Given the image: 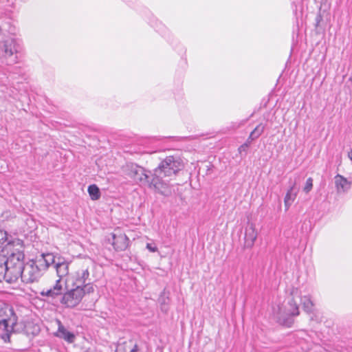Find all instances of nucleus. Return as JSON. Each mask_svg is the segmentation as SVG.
Returning <instances> with one entry per match:
<instances>
[{
    "mask_svg": "<svg viewBox=\"0 0 352 352\" xmlns=\"http://www.w3.org/2000/svg\"><path fill=\"white\" fill-rule=\"evenodd\" d=\"M265 129V125L262 123L257 125L255 129L250 133V136L247 140V142L244 145L241 146V147L244 146H248L252 141L259 138L260 135L263 133Z\"/></svg>",
    "mask_w": 352,
    "mask_h": 352,
    "instance_id": "16",
    "label": "nucleus"
},
{
    "mask_svg": "<svg viewBox=\"0 0 352 352\" xmlns=\"http://www.w3.org/2000/svg\"><path fill=\"white\" fill-rule=\"evenodd\" d=\"M110 235H111V239H112L113 240H116V233L112 232V233H111V234H110Z\"/></svg>",
    "mask_w": 352,
    "mask_h": 352,
    "instance_id": "29",
    "label": "nucleus"
},
{
    "mask_svg": "<svg viewBox=\"0 0 352 352\" xmlns=\"http://www.w3.org/2000/svg\"><path fill=\"white\" fill-rule=\"evenodd\" d=\"M146 248L152 252H154L157 250L155 243H147Z\"/></svg>",
    "mask_w": 352,
    "mask_h": 352,
    "instance_id": "28",
    "label": "nucleus"
},
{
    "mask_svg": "<svg viewBox=\"0 0 352 352\" xmlns=\"http://www.w3.org/2000/svg\"><path fill=\"white\" fill-rule=\"evenodd\" d=\"M302 308L307 313H312L314 309V304L309 296H304L301 298Z\"/></svg>",
    "mask_w": 352,
    "mask_h": 352,
    "instance_id": "18",
    "label": "nucleus"
},
{
    "mask_svg": "<svg viewBox=\"0 0 352 352\" xmlns=\"http://www.w3.org/2000/svg\"><path fill=\"white\" fill-rule=\"evenodd\" d=\"M72 288L66 289L63 296L61 297L60 302L66 307L73 308L77 306L85 296V292L82 287L80 286H73Z\"/></svg>",
    "mask_w": 352,
    "mask_h": 352,
    "instance_id": "4",
    "label": "nucleus"
},
{
    "mask_svg": "<svg viewBox=\"0 0 352 352\" xmlns=\"http://www.w3.org/2000/svg\"><path fill=\"white\" fill-rule=\"evenodd\" d=\"M288 305L289 308L284 313L280 311L276 317L279 324L289 327L294 322L292 317L299 315V309L297 302L294 298L289 300Z\"/></svg>",
    "mask_w": 352,
    "mask_h": 352,
    "instance_id": "5",
    "label": "nucleus"
},
{
    "mask_svg": "<svg viewBox=\"0 0 352 352\" xmlns=\"http://www.w3.org/2000/svg\"><path fill=\"white\" fill-rule=\"evenodd\" d=\"M43 256L44 261H45V264L47 265V269L50 267V265L56 264L57 263L55 260V256L51 253H42Z\"/></svg>",
    "mask_w": 352,
    "mask_h": 352,
    "instance_id": "22",
    "label": "nucleus"
},
{
    "mask_svg": "<svg viewBox=\"0 0 352 352\" xmlns=\"http://www.w3.org/2000/svg\"><path fill=\"white\" fill-rule=\"evenodd\" d=\"M3 280L7 282V274L5 262L0 263V282Z\"/></svg>",
    "mask_w": 352,
    "mask_h": 352,
    "instance_id": "23",
    "label": "nucleus"
},
{
    "mask_svg": "<svg viewBox=\"0 0 352 352\" xmlns=\"http://www.w3.org/2000/svg\"><path fill=\"white\" fill-rule=\"evenodd\" d=\"M31 261L34 263V265L38 267L42 273L47 270V265L42 254L36 256L35 260H31Z\"/></svg>",
    "mask_w": 352,
    "mask_h": 352,
    "instance_id": "21",
    "label": "nucleus"
},
{
    "mask_svg": "<svg viewBox=\"0 0 352 352\" xmlns=\"http://www.w3.org/2000/svg\"><path fill=\"white\" fill-rule=\"evenodd\" d=\"M151 26H153L156 31L160 32L163 36H166L168 33V29L162 24V22L159 21L156 18L152 17L149 21Z\"/></svg>",
    "mask_w": 352,
    "mask_h": 352,
    "instance_id": "17",
    "label": "nucleus"
},
{
    "mask_svg": "<svg viewBox=\"0 0 352 352\" xmlns=\"http://www.w3.org/2000/svg\"><path fill=\"white\" fill-rule=\"evenodd\" d=\"M69 262L61 261L60 258H58V261L56 263L54 267L58 278H65V276L69 274Z\"/></svg>",
    "mask_w": 352,
    "mask_h": 352,
    "instance_id": "12",
    "label": "nucleus"
},
{
    "mask_svg": "<svg viewBox=\"0 0 352 352\" xmlns=\"http://www.w3.org/2000/svg\"><path fill=\"white\" fill-rule=\"evenodd\" d=\"M1 32H2V30H1V28H0V35L1 34Z\"/></svg>",
    "mask_w": 352,
    "mask_h": 352,
    "instance_id": "32",
    "label": "nucleus"
},
{
    "mask_svg": "<svg viewBox=\"0 0 352 352\" xmlns=\"http://www.w3.org/2000/svg\"><path fill=\"white\" fill-rule=\"evenodd\" d=\"M124 237H126V240H129V238H128V237H126V235H124Z\"/></svg>",
    "mask_w": 352,
    "mask_h": 352,
    "instance_id": "33",
    "label": "nucleus"
},
{
    "mask_svg": "<svg viewBox=\"0 0 352 352\" xmlns=\"http://www.w3.org/2000/svg\"><path fill=\"white\" fill-rule=\"evenodd\" d=\"M335 185L337 189L338 192H344L350 188V183L347 181L346 178L341 176L340 175H337L334 178Z\"/></svg>",
    "mask_w": 352,
    "mask_h": 352,
    "instance_id": "13",
    "label": "nucleus"
},
{
    "mask_svg": "<svg viewBox=\"0 0 352 352\" xmlns=\"http://www.w3.org/2000/svg\"><path fill=\"white\" fill-rule=\"evenodd\" d=\"M349 157L351 159V160L352 161V150L351 151V152L349 153Z\"/></svg>",
    "mask_w": 352,
    "mask_h": 352,
    "instance_id": "30",
    "label": "nucleus"
},
{
    "mask_svg": "<svg viewBox=\"0 0 352 352\" xmlns=\"http://www.w3.org/2000/svg\"><path fill=\"white\" fill-rule=\"evenodd\" d=\"M140 347L133 340H129L122 343H119L116 352H139Z\"/></svg>",
    "mask_w": 352,
    "mask_h": 352,
    "instance_id": "10",
    "label": "nucleus"
},
{
    "mask_svg": "<svg viewBox=\"0 0 352 352\" xmlns=\"http://www.w3.org/2000/svg\"><path fill=\"white\" fill-rule=\"evenodd\" d=\"M295 184L289 187L284 198L285 210H287L296 199L297 192L294 191Z\"/></svg>",
    "mask_w": 352,
    "mask_h": 352,
    "instance_id": "15",
    "label": "nucleus"
},
{
    "mask_svg": "<svg viewBox=\"0 0 352 352\" xmlns=\"http://www.w3.org/2000/svg\"><path fill=\"white\" fill-rule=\"evenodd\" d=\"M6 274H7V283H14L19 278H21V274H23V270H19L17 267H12L9 264L6 263Z\"/></svg>",
    "mask_w": 352,
    "mask_h": 352,
    "instance_id": "11",
    "label": "nucleus"
},
{
    "mask_svg": "<svg viewBox=\"0 0 352 352\" xmlns=\"http://www.w3.org/2000/svg\"><path fill=\"white\" fill-rule=\"evenodd\" d=\"M124 237H126V240H129V238H128V237H126V235H124Z\"/></svg>",
    "mask_w": 352,
    "mask_h": 352,
    "instance_id": "34",
    "label": "nucleus"
},
{
    "mask_svg": "<svg viewBox=\"0 0 352 352\" xmlns=\"http://www.w3.org/2000/svg\"><path fill=\"white\" fill-rule=\"evenodd\" d=\"M42 274L43 273L38 270V267L34 265V263L30 261L25 264L21 278L25 283H32L38 281Z\"/></svg>",
    "mask_w": 352,
    "mask_h": 352,
    "instance_id": "6",
    "label": "nucleus"
},
{
    "mask_svg": "<svg viewBox=\"0 0 352 352\" xmlns=\"http://www.w3.org/2000/svg\"><path fill=\"white\" fill-rule=\"evenodd\" d=\"M129 243H110L116 251H122L128 248Z\"/></svg>",
    "mask_w": 352,
    "mask_h": 352,
    "instance_id": "24",
    "label": "nucleus"
},
{
    "mask_svg": "<svg viewBox=\"0 0 352 352\" xmlns=\"http://www.w3.org/2000/svg\"><path fill=\"white\" fill-rule=\"evenodd\" d=\"M0 242H14L12 239H9L8 234L6 231L0 230Z\"/></svg>",
    "mask_w": 352,
    "mask_h": 352,
    "instance_id": "25",
    "label": "nucleus"
},
{
    "mask_svg": "<svg viewBox=\"0 0 352 352\" xmlns=\"http://www.w3.org/2000/svg\"><path fill=\"white\" fill-rule=\"evenodd\" d=\"M124 237H126V240H129V238H128V237H126V235H124Z\"/></svg>",
    "mask_w": 352,
    "mask_h": 352,
    "instance_id": "35",
    "label": "nucleus"
},
{
    "mask_svg": "<svg viewBox=\"0 0 352 352\" xmlns=\"http://www.w3.org/2000/svg\"><path fill=\"white\" fill-rule=\"evenodd\" d=\"M21 50L19 41L8 37L0 41V62L8 65H13L18 61L17 54Z\"/></svg>",
    "mask_w": 352,
    "mask_h": 352,
    "instance_id": "2",
    "label": "nucleus"
},
{
    "mask_svg": "<svg viewBox=\"0 0 352 352\" xmlns=\"http://www.w3.org/2000/svg\"><path fill=\"white\" fill-rule=\"evenodd\" d=\"M67 286L66 278H58L56 280L54 285L51 288L43 289L40 294L42 296L52 298L59 296H63Z\"/></svg>",
    "mask_w": 352,
    "mask_h": 352,
    "instance_id": "7",
    "label": "nucleus"
},
{
    "mask_svg": "<svg viewBox=\"0 0 352 352\" xmlns=\"http://www.w3.org/2000/svg\"><path fill=\"white\" fill-rule=\"evenodd\" d=\"M127 167L129 170V175L135 181L149 183L150 186H153L151 185V181L148 180V172L143 167L135 164H129Z\"/></svg>",
    "mask_w": 352,
    "mask_h": 352,
    "instance_id": "8",
    "label": "nucleus"
},
{
    "mask_svg": "<svg viewBox=\"0 0 352 352\" xmlns=\"http://www.w3.org/2000/svg\"><path fill=\"white\" fill-rule=\"evenodd\" d=\"M57 322L58 327L55 336L65 340L69 343H73L76 338L75 335L72 332L67 331L60 320H57Z\"/></svg>",
    "mask_w": 352,
    "mask_h": 352,
    "instance_id": "9",
    "label": "nucleus"
},
{
    "mask_svg": "<svg viewBox=\"0 0 352 352\" xmlns=\"http://www.w3.org/2000/svg\"><path fill=\"white\" fill-rule=\"evenodd\" d=\"M82 289L85 292V294L94 292L93 285L89 283H85V285L82 286Z\"/></svg>",
    "mask_w": 352,
    "mask_h": 352,
    "instance_id": "27",
    "label": "nucleus"
},
{
    "mask_svg": "<svg viewBox=\"0 0 352 352\" xmlns=\"http://www.w3.org/2000/svg\"><path fill=\"white\" fill-rule=\"evenodd\" d=\"M89 276V272L88 269H83L78 271L75 276V282L73 283V286H80L82 287L86 283Z\"/></svg>",
    "mask_w": 352,
    "mask_h": 352,
    "instance_id": "14",
    "label": "nucleus"
},
{
    "mask_svg": "<svg viewBox=\"0 0 352 352\" xmlns=\"http://www.w3.org/2000/svg\"><path fill=\"white\" fill-rule=\"evenodd\" d=\"M88 192L91 199L94 201L99 199L101 195L100 189L96 184L89 186Z\"/></svg>",
    "mask_w": 352,
    "mask_h": 352,
    "instance_id": "19",
    "label": "nucleus"
},
{
    "mask_svg": "<svg viewBox=\"0 0 352 352\" xmlns=\"http://www.w3.org/2000/svg\"><path fill=\"white\" fill-rule=\"evenodd\" d=\"M312 188H313V179L311 177H309L306 181L303 190L306 193H308L311 190Z\"/></svg>",
    "mask_w": 352,
    "mask_h": 352,
    "instance_id": "26",
    "label": "nucleus"
},
{
    "mask_svg": "<svg viewBox=\"0 0 352 352\" xmlns=\"http://www.w3.org/2000/svg\"><path fill=\"white\" fill-rule=\"evenodd\" d=\"M184 168V162L179 156H167L155 168L151 185L153 186L155 189L160 190L166 186V183L162 179L164 177H169L171 179Z\"/></svg>",
    "mask_w": 352,
    "mask_h": 352,
    "instance_id": "1",
    "label": "nucleus"
},
{
    "mask_svg": "<svg viewBox=\"0 0 352 352\" xmlns=\"http://www.w3.org/2000/svg\"><path fill=\"white\" fill-rule=\"evenodd\" d=\"M256 239V236H254L252 239V242H254Z\"/></svg>",
    "mask_w": 352,
    "mask_h": 352,
    "instance_id": "31",
    "label": "nucleus"
},
{
    "mask_svg": "<svg viewBox=\"0 0 352 352\" xmlns=\"http://www.w3.org/2000/svg\"><path fill=\"white\" fill-rule=\"evenodd\" d=\"M158 301L160 303V305L162 306V310L164 311H167V308L165 307V306L168 305V303L170 302L168 292H166L165 290H164L161 293V294H160V296L159 297Z\"/></svg>",
    "mask_w": 352,
    "mask_h": 352,
    "instance_id": "20",
    "label": "nucleus"
},
{
    "mask_svg": "<svg viewBox=\"0 0 352 352\" xmlns=\"http://www.w3.org/2000/svg\"><path fill=\"white\" fill-rule=\"evenodd\" d=\"M17 324V317L12 308L6 307L0 310V328L3 327L5 333L1 338L5 342H10V336L14 333V327Z\"/></svg>",
    "mask_w": 352,
    "mask_h": 352,
    "instance_id": "3",
    "label": "nucleus"
}]
</instances>
